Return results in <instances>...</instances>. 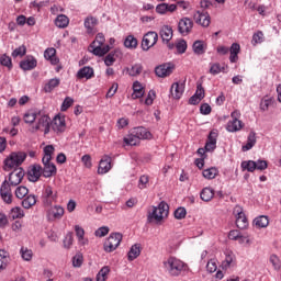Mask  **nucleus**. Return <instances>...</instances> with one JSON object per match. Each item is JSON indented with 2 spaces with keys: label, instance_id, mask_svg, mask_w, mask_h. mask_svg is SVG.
Here are the masks:
<instances>
[{
  "label": "nucleus",
  "instance_id": "nucleus-1",
  "mask_svg": "<svg viewBox=\"0 0 281 281\" xmlns=\"http://www.w3.org/2000/svg\"><path fill=\"white\" fill-rule=\"evenodd\" d=\"M164 268L173 278L181 276L183 269H186V263L176 257H169L164 262Z\"/></svg>",
  "mask_w": 281,
  "mask_h": 281
},
{
  "label": "nucleus",
  "instance_id": "nucleus-2",
  "mask_svg": "<svg viewBox=\"0 0 281 281\" xmlns=\"http://www.w3.org/2000/svg\"><path fill=\"white\" fill-rule=\"evenodd\" d=\"M25 159H27V154L24 151H13L5 158L3 170L7 172H10V170H16Z\"/></svg>",
  "mask_w": 281,
  "mask_h": 281
},
{
  "label": "nucleus",
  "instance_id": "nucleus-3",
  "mask_svg": "<svg viewBox=\"0 0 281 281\" xmlns=\"http://www.w3.org/2000/svg\"><path fill=\"white\" fill-rule=\"evenodd\" d=\"M105 41L104 34L99 33L95 36V40L89 45L88 52L94 56H104L105 54H109L111 47H109V45L103 46Z\"/></svg>",
  "mask_w": 281,
  "mask_h": 281
},
{
  "label": "nucleus",
  "instance_id": "nucleus-4",
  "mask_svg": "<svg viewBox=\"0 0 281 281\" xmlns=\"http://www.w3.org/2000/svg\"><path fill=\"white\" fill-rule=\"evenodd\" d=\"M168 210L169 206L166 202H160L157 207L154 206L153 212L148 215L149 223H153V221H155V223L164 221V218L168 216Z\"/></svg>",
  "mask_w": 281,
  "mask_h": 281
},
{
  "label": "nucleus",
  "instance_id": "nucleus-5",
  "mask_svg": "<svg viewBox=\"0 0 281 281\" xmlns=\"http://www.w3.org/2000/svg\"><path fill=\"white\" fill-rule=\"evenodd\" d=\"M123 235L122 233H112L103 244V249L108 254L115 251L122 243Z\"/></svg>",
  "mask_w": 281,
  "mask_h": 281
},
{
  "label": "nucleus",
  "instance_id": "nucleus-6",
  "mask_svg": "<svg viewBox=\"0 0 281 281\" xmlns=\"http://www.w3.org/2000/svg\"><path fill=\"white\" fill-rule=\"evenodd\" d=\"M42 201L46 207H50L53 203L58 201V191L54 190L52 186H46L42 194Z\"/></svg>",
  "mask_w": 281,
  "mask_h": 281
},
{
  "label": "nucleus",
  "instance_id": "nucleus-7",
  "mask_svg": "<svg viewBox=\"0 0 281 281\" xmlns=\"http://www.w3.org/2000/svg\"><path fill=\"white\" fill-rule=\"evenodd\" d=\"M233 214L236 217V225L238 229H247V227H249V221L247 220V216L245 215V212H243V207H240V205H236L234 207Z\"/></svg>",
  "mask_w": 281,
  "mask_h": 281
},
{
  "label": "nucleus",
  "instance_id": "nucleus-8",
  "mask_svg": "<svg viewBox=\"0 0 281 281\" xmlns=\"http://www.w3.org/2000/svg\"><path fill=\"white\" fill-rule=\"evenodd\" d=\"M157 41H159V35L157 32H147L142 41V49H144V52H148L150 47H155V45H157Z\"/></svg>",
  "mask_w": 281,
  "mask_h": 281
},
{
  "label": "nucleus",
  "instance_id": "nucleus-9",
  "mask_svg": "<svg viewBox=\"0 0 281 281\" xmlns=\"http://www.w3.org/2000/svg\"><path fill=\"white\" fill-rule=\"evenodd\" d=\"M194 23L189 18H183L178 23V32L182 34V36H188L190 32H192Z\"/></svg>",
  "mask_w": 281,
  "mask_h": 281
},
{
  "label": "nucleus",
  "instance_id": "nucleus-10",
  "mask_svg": "<svg viewBox=\"0 0 281 281\" xmlns=\"http://www.w3.org/2000/svg\"><path fill=\"white\" fill-rule=\"evenodd\" d=\"M172 71H175V65L172 64H162L155 69V74L158 78H167Z\"/></svg>",
  "mask_w": 281,
  "mask_h": 281
},
{
  "label": "nucleus",
  "instance_id": "nucleus-11",
  "mask_svg": "<svg viewBox=\"0 0 281 281\" xmlns=\"http://www.w3.org/2000/svg\"><path fill=\"white\" fill-rule=\"evenodd\" d=\"M23 177H25V172L23 171L22 168L14 169L9 175L10 186H19L21 183V181H23Z\"/></svg>",
  "mask_w": 281,
  "mask_h": 281
},
{
  "label": "nucleus",
  "instance_id": "nucleus-12",
  "mask_svg": "<svg viewBox=\"0 0 281 281\" xmlns=\"http://www.w3.org/2000/svg\"><path fill=\"white\" fill-rule=\"evenodd\" d=\"M49 124H52V119H49L48 115H42L38 117L35 130L43 131L45 135H47V133H49Z\"/></svg>",
  "mask_w": 281,
  "mask_h": 281
},
{
  "label": "nucleus",
  "instance_id": "nucleus-13",
  "mask_svg": "<svg viewBox=\"0 0 281 281\" xmlns=\"http://www.w3.org/2000/svg\"><path fill=\"white\" fill-rule=\"evenodd\" d=\"M65 216V209L60 205H55L48 210L49 221H60Z\"/></svg>",
  "mask_w": 281,
  "mask_h": 281
},
{
  "label": "nucleus",
  "instance_id": "nucleus-14",
  "mask_svg": "<svg viewBox=\"0 0 281 281\" xmlns=\"http://www.w3.org/2000/svg\"><path fill=\"white\" fill-rule=\"evenodd\" d=\"M183 91H186V85L179 82L172 83L170 88L171 98H173V100H181Z\"/></svg>",
  "mask_w": 281,
  "mask_h": 281
},
{
  "label": "nucleus",
  "instance_id": "nucleus-15",
  "mask_svg": "<svg viewBox=\"0 0 281 281\" xmlns=\"http://www.w3.org/2000/svg\"><path fill=\"white\" fill-rule=\"evenodd\" d=\"M42 175H43V167H41L40 165H34L31 167V169L27 172L29 181L36 183V181L41 179Z\"/></svg>",
  "mask_w": 281,
  "mask_h": 281
},
{
  "label": "nucleus",
  "instance_id": "nucleus-16",
  "mask_svg": "<svg viewBox=\"0 0 281 281\" xmlns=\"http://www.w3.org/2000/svg\"><path fill=\"white\" fill-rule=\"evenodd\" d=\"M113 166L111 165V157L103 156L99 162L98 175H106Z\"/></svg>",
  "mask_w": 281,
  "mask_h": 281
},
{
  "label": "nucleus",
  "instance_id": "nucleus-17",
  "mask_svg": "<svg viewBox=\"0 0 281 281\" xmlns=\"http://www.w3.org/2000/svg\"><path fill=\"white\" fill-rule=\"evenodd\" d=\"M52 128L55 133H65L67 125L64 116H55L52 123Z\"/></svg>",
  "mask_w": 281,
  "mask_h": 281
},
{
  "label": "nucleus",
  "instance_id": "nucleus-18",
  "mask_svg": "<svg viewBox=\"0 0 281 281\" xmlns=\"http://www.w3.org/2000/svg\"><path fill=\"white\" fill-rule=\"evenodd\" d=\"M194 20H195V23H199L200 25H202V27H210V23H211L210 14L198 11L194 14Z\"/></svg>",
  "mask_w": 281,
  "mask_h": 281
},
{
  "label": "nucleus",
  "instance_id": "nucleus-19",
  "mask_svg": "<svg viewBox=\"0 0 281 281\" xmlns=\"http://www.w3.org/2000/svg\"><path fill=\"white\" fill-rule=\"evenodd\" d=\"M43 164H44V168L42 169L43 177H45L46 179H49V177H54V175H56L57 172L56 165H54L52 160Z\"/></svg>",
  "mask_w": 281,
  "mask_h": 281
},
{
  "label": "nucleus",
  "instance_id": "nucleus-20",
  "mask_svg": "<svg viewBox=\"0 0 281 281\" xmlns=\"http://www.w3.org/2000/svg\"><path fill=\"white\" fill-rule=\"evenodd\" d=\"M218 137V134L214 131L210 132L207 142L205 144V150L207 153H212V150L216 149V138Z\"/></svg>",
  "mask_w": 281,
  "mask_h": 281
},
{
  "label": "nucleus",
  "instance_id": "nucleus-21",
  "mask_svg": "<svg viewBox=\"0 0 281 281\" xmlns=\"http://www.w3.org/2000/svg\"><path fill=\"white\" fill-rule=\"evenodd\" d=\"M244 126L245 123H243V121L232 120L228 121L226 125V131H228V133H238V131H241Z\"/></svg>",
  "mask_w": 281,
  "mask_h": 281
},
{
  "label": "nucleus",
  "instance_id": "nucleus-22",
  "mask_svg": "<svg viewBox=\"0 0 281 281\" xmlns=\"http://www.w3.org/2000/svg\"><path fill=\"white\" fill-rule=\"evenodd\" d=\"M160 38H162V43H170V41H172V27L168 26V25H164L160 29Z\"/></svg>",
  "mask_w": 281,
  "mask_h": 281
},
{
  "label": "nucleus",
  "instance_id": "nucleus-23",
  "mask_svg": "<svg viewBox=\"0 0 281 281\" xmlns=\"http://www.w3.org/2000/svg\"><path fill=\"white\" fill-rule=\"evenodd\" d=\"M192 49L196 56H203V54H205L207 50V44H205L203 41H195L192 45Z\"/></svg>",
  "mask_w": 281,
  "mask_h": 281
},
{
  "label": "nucleus",
  "instance_id": "nucleus-24",
  "mask_svg": "<svg viewBox=\"0 0 281 281\" xmlns=\"http://www.w3.org/2000/svg\"><path fill=\"white\" fill-rule=\"evenodd\" d=\"M44 58L46 60H49V63L52 65H58V63H60V59H58L56 57V48L52 47V48H47L45 52H44Z\"/></svg>",
  "mask_w": 281,
  "mask_h": 281
},
{
  "label": "nucleus",
  "instance_id": "nucleus-25",
  "mask_svg": "<svg viewBox=\"0 0 281 281\" xmlns=\"http://www.w3.org/2000/svg\"><path fill=\"white\" fill-rule=\"evenodd\" d=\"M144 86L139 81H135L133 83V93H132V99L133 100H138L139 98H144Z\"/></svg>",
  "mask_w": 281,
  "mask_h": 281
},
{
  "label": "nucleus",
  "instance_id": "nucleus-26",
  "mask_svg": "<svg viewBox=\"0 0 281 281\" xmlns=\"http://www.w3.org/2000/svg\"><path fill=\"white\" fill-rule=\"evenodd\" d=\"M134 132V135H136V137H138V139H150V137H153V134H150V132H148V130H146V127H134L132 130Z\"/></svg>",
  "mask_w": 281,
  "mask_h": 281
},
{
  "label": "nucleus",
  "instance_id": "nucleus-27",
  "mask_svg": "<svg viewBox=\"0 0 281 281\" xmlns=\"http://www.w3.org/2000/svg\"><path fill=\"white\" fill-rule=\"evenodd\" d=\"M200 199H202V201H204L205 203H210V201L214 199V189L210 187L203 188L200 192Z\"/></svg>",
  "mask_w": 281,
  "mask_h": 281
},
{
  "label": "nucleus",
  "instance_id": "nucleus-28",
  "mask_svg": "<svg viewBox=\"0 0 281 281\" xmlns=\"http://www.w3.org/2000/svg\"><path fill=\"white\" fill-rule=\"evenodd\" d=\"M175 10H177L176 4L160 3L156 7L158 14H167V12H175Z\"/></svg>",
  "mask_w": 281,
  "mask_h": 281
},
{
  "label": "nucleus",
  "instance_id": "nucleus-29",
  "mask_svg": "<svg viewBox=\"0 0 281 281\" xmlns=\"http://www.w3.org/2000/svg\"><path fill=\"white\" fill-rule=\"evenodd\" d=\"M256 146V132H250L247 137L246 145L241 146L243 153H247V150H251Z\"/></svg>",
  "mask_w": 281,
  "mask_h": 281
},
{
  "label": "nucleus",
  "instance_id": "nucleus-30",
  "mask_svg": "<svg viewBox=\"0 0 281 281\" xmlns=\"http://www.w3.org/2000/svg\"><path fill=\"white\" fill-rule=\"evenodd\" d=\"M234 265H236V255L232 251L226 252V257L222 262L223 269H229V267H234Z\"/></svg>",
  "mask_w": 281,
  "mask_h": 281
},
{
  "label": "nucleus",
  "instance_id": "nucleus-31",
  "mask_svg": "<svg viewBox=\"0 0 281 281\" xmlns=\"http://www.w3.org/2000/svg\"><path fill=\"white\" fill-rule=\"evenodd\" d=\"M37 61L35 58H27L20 63V67L23 71H32V69H35Z\"/></svg>",
  "mask_w": 281,
  "mask_h": 281
},
{
  "label": "nucleus",
  "instance_id": "nucleus-32",
  "mask_svg": "<svg viewBox=\"0 0 281 281\" xmlns=\"http://www.w3.org/2000/svg\"><path fill=\"white\" fill-rule=\"evenodd\" d=\"M77 78H79L80 80H82V78H86L87 80H90V78H93V68L86 66L83 68H81L78 72H77Z\"/></svg>",
  "mask_w": 281,
  "mask_h": 281
},
{
  "label": "nucleus",
  "instance_id": "nucleus-33",
  "mask_svg": "<svg viewBox=\"0 0 281 281\" xmlns=\"http://www.w3.org/2000/svg\"><path fill=\"white\" fill-rule=\"evenodd\" d=\"M142 254V247L139 244L133 245L127 254V258L131 262L135 260L136 258H139V255Z\"/></svg>",
  "mask_w": 281,
  "mask_h": 281
},
{
  "label": "nucleus",
  "instance_id": "nucleus-34",
  "mask_svg": "<svg viewBox=\"0 0 281 281\" xmlns=\"http://www.w3.org/2000/svg\"><path fill=\"white\" fill-rule=\"evenodd\" d=\"M88 34H91V32H93L95 25H98V19H95L94 16H88L85 20L83 23Z\"/></svg>",
  "mask_w": 281,
  "mask_h": 281
},
{
  "label": "nucleus",
  "instance_id": "nucleus-35",
  "mask_svg": "<svg viewBox=\"0 0 281 281\" xmlns=\"http://www.w3.org/2000/svg\"><path fill=\"white\" fill-rule=\"evenodd\" d=\"M254 224L256 227H258V229L269 227V217L265 215H260L254 220Z\"/></svg>",
  "mask_w": 281,
  "mask_h": 281
},
{
  "label": "nucleus",
  "instance_id": "nucleus-36",
  "mask_svg": "<svg viewBox=\"0 0 281 281\" xmlns=\"http://www.w3.org/2000/svg\"><path fill=\"white\" fill-rule=\"evenodd\" d=\"M55 150L54 145H47L44 147V157L42 158L43 164L52 161V155H54Z\"/></svg>",
  "mask_w": 281,
  "mask_h": 281
},
{
  "label": "nucleus",
  "instance_id": "nucleus-37",
  "mask_svg": "<svg viewBox=\"0 0 281 281\" xmlns=\"http://www.w3.org/2000/svg\"><path fill=\"white\" fill-rule=\"evenodd\" d=\"M76 236L78 238L79 245H87L89 240L85 238V228L80 227L79 225L75 226Z\"/></svg>",
  "mask_w": 281,
  "mask_h": 281
},
{
  "label": "nucleus",
  "instance_id": "nucleus-38",
  "mask_svg": "<svg viewBox=\"0 0 281 281\" xmlns=\"http://www.w3.org/2000/svg\"><path fill=\"white\" fill-rule=\"evenodd\" d=\"M55 25L56 27L64 30L67 27V25H69V18H67L65 14H59L55 20Z\"/></svg>",
  "mask_w": 281,
  "mask_h": 281
},
{
  "label": "nucleus",
  "instance_id": "nucleus-39",
  "mask_svg": "<svg viewBox=\"0 0 281 281\" xmlns=\"http://www.w3.org/2000/svg\"><path fill=\"white\" fill-rule=\"evenodd\" d=\"M138 42L133 35H127L124 40V47L127 49H137Z\"/></svg>",
  "mask_w": 281,
  "mask_h": 281
},
{
  "label": "nucleus",
  "instance_id": "nucleus-40",
  "mask_svg": "<svg viewBox=\"0 0 281 281\" xmlns=\"http://www.w3.org/2000/svg\"><path fill=\"white\" fill-rule=\"evenodd\" d=\"M124 143L127 146H137V144H139V139L137 137V135H135V132H132L127 135V137L124 138Z\"/></svg>",
  "mask_w": 281,
  "mask_h": 281
},
{
  "label": "nucleus",
  "instance_id": "nucleus-41",
  "mask_svg": "<svg viewBox=\"0 0 281 281\" xmlns=\"http://www.w3.org/2000/svg\"><path fill=\"white\" fill-rule=\"evenodd\" d=\"M36 205V195H27L23 201H22V206L24 210H30V207H34Z\"/></svg>",
  "mask_w": 281,
  "mask_h": 281
},
{
  "label": "nucleus",
  "instance_id": "nucleus-42",
  "mask_svg": "<svg viewBox=\"0 0 281 281\" xmlns=\"http://www.w3.org/2000/svg\"><path fill=\"white\" fill-rule=\"evenodd\" d=\"M109 273H111V268L109 266L103 267L97 274V281H106L109 278Z\"/></svg>",
  "mask_w": 281,
  "mask_h": 281
},
{
  "label": "nucleus",
  "instance_id": "nucleus-43",
  "mask_svg": "<svg viewBox=\"0 0 281 281\" xmlns=\"http://www.w3.org/2000/svg\"><path fill=\"white\" fill-rule=\"evenodd\" d=\"M128 76L135 77V76H139V74H142V71H144V67L142 66V64H135L132 67L126 69Z\"/></svg>",
  "mask_w": 281,
  "mask_h": 281
},
{
  "label": "nucleus",
  "instance_id": "nucleus-44",
  "mask_svg": "<svg viewBox=\"0 0 281 281\" xmlns=\"http://www.w3.org/2000/svg\"><path fill=\"white\" fill-rule=\"evenodd\" d=\"M202 175L204 179H216V177L218 176V169H216V167H211L203 170Z\"/></svg>",
  "mask_w": 281,
  "mask_h": 281
},
{
  "label": "nucleus",
  "instance_id": "nucleus-45",
  "mask_svg": "<svg viewBox=\"0 0 281 281\" xmlns=\"http://www.w3.org/2000/svg\"><path fill=\"white\" fill-rule=\"evenodd\" d=\"M20 254L21 257L26 261L30 262V260H32V258H34V252L32 251V249H29L27 247H22L20 249Z\"/></svg>",
  "mask_w": 281,
  "mask_h": 281
},
{
  "label": "nucleus",
  "instance_id": "nucleus-46",
  "mask_svg": "<svg viewBox=\"0 0 281 281\" xmlns=\"http://www.w3.org/2000/svg\"><path fill=\"white\" fill-rule=\"evenodd\" d=\"M60 85V79L58 78H54V79H50L48 81V85L45 86V92L46 93H52V91H54V89H56V87H58Z\"/></svg>",
  "mask_w": 281,
  "mask_h": 281
},
{
  "label": "nucleus",
  "instance_id": "nucleus-47",
  "mask_svg": "<svg viewBox=\"0 0 281 281\" xmlns=\"http://www.w3.org/2000/svg\"><path fill=\"white\" fill-rule=\"evenodd\" d=\"M269 262L272 265L274 271H280L281 261H280V257H278V255H271L269 257Z\"/></svg>",
  "mask_w": 281,
  "mask_h": 281
},
{
  "label": "nucleus",
  "instance_id": "nucleus-48",
  "mask_svg": "<svg viewBox=\"0 0 281 281\" xmlns=\"http://www.w3.org/2000/svg\"><path fill=\"white\" fill-rule=\"evenodd\" d=\"M8 251L0 250V271H3L8 267Z\"/></svg>",
  "mask_w": 281,
  "mask_h": 281
},
{
  "label": "nucleus",
  "instance_id": "nucleus-49",
  "mask_svg": "<svg viewBox=\"0 0 281 281\" xmlns=\"http://www.w3.org/2000/svg\"><path fill=\"white\" fill-rule=\"evenodd\" d=\"M26 53H27V48L24 45H22L12 52V57L13 58H19V57L23 58V56H25Z\"/></svg>",
  "mask_w": 281,
  "mask_h": 281
},
{
  "label": "nucleus",
  "instance_id": "nucleus-50",
  "mask_svg": "<svg viewBox=\"0 0 281 281\" xmlns=\"http://www.w3.org/2000/svg\"><path fill=\"white\" fill-rule=\"evenodd\" d=\"M241 170H247L248 172H254V170H256V161H254V160L243 161Z\"/></svg>",
  "mask_w": 281,
  "mask_h": 281
},
{
  "label": "nucleus",
  "instance_id": "nucleus-51",
  "mask_svg": "<svg viewBox=\"0 0 281 281\" xmlns=\"http://www.w3.org/2000/svg\"><path fill=\"white\" fill-rule=\"evenodd\" d=\"M27 192H30V190L27 189V187H18L15 189V196L16 199H25V196H27Z\"/></svg>",
  "mask_w": 281,
  "mask_h": 281
},
{
  "label": "nucleus",
  "instance_id": "nucleus-52",
  "mask_svg": "<svg viewBox=\"0 0 281 281\" xmlns=\"http://www.w3.org/2000/svg\"><path fill=\"white\" fill-rule=\"evenodd\" d=\"M24 122L25 124H34L36 122V112L29 111L24 114Z\"/></svg>",
  "mask_w": 281,
  "mask_h": 281
},
{
  "label": "nucleus",
  "instance_id": "nucleus-53",
  "mask_svg": "<svg viewBox=\"0 0 281 281\" xmlns=\"http://www.w3.org/2000/svg\"><path fill=\"white\" fill-rule=\"evenodd\" d=\"M176 48L178 54H186V50L188 49V43L186 40H180L176 43Z\"/></svg>",
  "mask_w": 281,
  "mask_h": 281
},
{
  "label": "nucleus",
  "instance_id": "nucleus-54",
  "mask_svg": "<svg viewBox=\"0 0 281 281\" xmlns=\"http://www.w3.org/2000/svg\"><path fill=\"white\" fill-rule=\"evenodd\" d=\"M265 42V33H262V31H258L257 33H255L252 35V45H258L259 43H263Z\"/></svg>",
  "mask_w": 281,
  "mask_h": 281
},
{
  "label": "nucleus",
  "instance_id": "nucleus-55",
  "mask_svg": "<svg viewBox=\"0 0 281 281\" xmlns=\"http://www.w3.org/2000/svg\"><path fill=\"white\" fill-rule=\"evenodd\" d=\"M0 65L3 67H8V69H12V58L8 55H2L0 57Z\"/></svg>",
  "mask_w": 281,
  "mask_h": 281
},
{
  "label": "nucleus",
  "instance_id": "nucleus-56",
  "mask_svg": "<svg viewBox=\"0 0 281 281\" xmlns=\"http://www.w3.org/2000/svg\"><path fill=\"white\" fill-rule=\"evenodd\" d=\"M11 218L16 220V218H23V210L21 207H13L10 212Z\"/></svg>",
  "mask_w": 281,
  "mask_h": 281
},
{
  "label": "nucleus",
  "instance_id": "nucleus-57",
  "mask_svg": "<svg viewBox=\"0 0 281 281\" xmlns=\"http://www.w3.org/2000/svg\"><path fill=\"white\" fill-rule=\"evenodd\" d=\"M71 245H74V234L68 233L64 239V247L65 249H70Z\"/></svg>",
  "mask_w": 281,
  "mask_h": 281
},
{
  "label": "nucleus",
  "instance_id": "nucleus-58",
  "mask_svg": "<svg viewBox=\"0 0 281 281\" xmlns=\"http://www.w3.org/2000/svg\"><path fill=\"white\" fill-rule=\"evenodd\" d=\"M218 269V265L216 263V259H211L206 265V271L209 273H214Z\"/></svg>",
  "mask_w": 281,
  "mask_h": 281
},
{
  "label": "nucleus",
  "instance_id": "nucleus-59",
  "mask_svg": "<svg viewBox=\"0 0 281 281\" xmlns=\"http://www.w3.org/2000/svg\"><path fill=\"white\" fill-rule=\"evenodd\" d=\"M0 194H12V189L8 183V180H4L0 188Z\"/></svg>",
  "mask_w": 281,
  "mask_h": 281
},
{
  "label": "nucleus",
  "instance_id": "nucleus-60",
  "mask_svg": "<svg viewBox=\"0 0 281 281\" xmlns=\"http://www.w3.org/2000/svg\"><path fill=\"white\" fill-rule=\"evenodd\" d=\"M186 214H188V212L186 211V207H178L175 211V218H177L178 221H181Z\"/></svg>",
  "mask_w": 281,
  "mask_h": 281
},
{
  "label": "nucleus",
  "instance_id": "nucleus-61",
  "mask_svg": "<svg viewBox=\"0 0 281 281\" xmlns=\"http://www.w3.org/2000/svg\"><path fill=\"white\" fill-rule=\"evenodd\" d=\"M106 234H109V227L106 226H102L99 229L95 231L94 235L98 238H104V236H106Z\"/></svg>",
  "mask_w": 281,
  "mask_h": 281
},
{
  "label": "nucleus",
  "instance_id": "nucleus-62",
  "mask_svg": "<svg viewBox=\"0 0 281 281\" xmlns=\"http://www.w3.org/2000/svg\"><path fill=\"white\" fill-rule=\"evenodd\" d=\"M72 104L74 100L70 97H66L61 104V111H67Z\"/></svg>",
  "mask_w": 281,
  "mask_h": 281
},
{
  "label": "nucleus",
  "instance_id": "nucleus-63",
  "mask_svg": "<svg viewBox=\"0 0 281 281\" xmlns=\"http://www.w3.org/2000/svg\"><path fill=\"white\" fill-rule=\"evenodd\" d=\"M115 63V53H110L105 56L104 64L106 67H111Z\"/></svg>",
  "mask_w": 281,
  "mask_h": 281
},
{
  "label": "nucleus",
  "instance_id": "nucleus-64",
  "mask_svg": "<svg viewBox=\"0 0 281 281\" xmlns=\"http://www.w3.org/2000/svg\"><path fill=\"white\" fill-rule=\"evenodd\" d=\"M81 161L85 166V168H91L93 164L91 162V156L90 155H83L81 158Z\"/></svg>",
  "mask_w": 281,
  "mask_h": 281
}]
</instances>
